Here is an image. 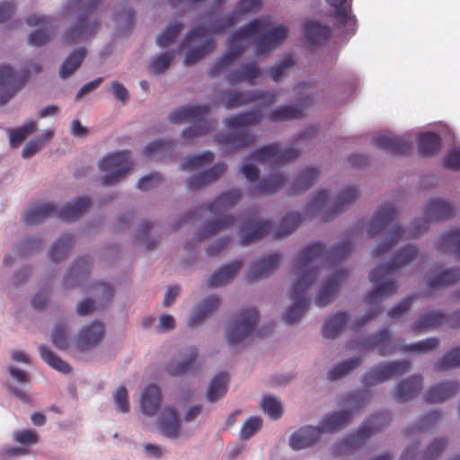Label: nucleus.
Masks as SVG:
<instances>
[{
	"label": "nucleus",
	"mask_w": 460,
	"mask_h": 460,
	"mask_svg": "<svg viewBox=\"0 0 460 460\" xmlns=\"http://www.w3.org/2000/svg\"><path fill=\"white\" fill-rule=\"evenodd\" d=\"M353 248L354 243L350 237H347L329 253L320 243H313L299 252L295 263L296 279L290 289L293 305L283 317L288 324L299 322L308 309L309 301L306 293L317 278L319 271L317 264L319 262L323 264V261L332 263L341 260L350 254Z\"/></svg>",
	"instance_id": "obj_1"
},
{
	"label": "nucleus",
	"mask_w": 460,
	"mask_h": 460,
	"mask_svg": "<svg viewBox=\"0 0 460 460\" xmlns=\"http://www.w3.org/2000/svg\"><path fill=\"white\" fill-rule=\"evenodd\" d=\"M288 33L286 26H273L269 17L254 19L248 24L233 31L227 39L226 54L210 66L209 76L220 75L244 52L246 45L243 40L257 35L254 40V52L256 56H263L280 46L288 37Z\"/></svg>",
	"instance_id": "obj_2"
},
{
	"label": "nucleus",
	"mask_w": 460,
	"mask_h": 460,
	"mask_svg": "<svg viewBox=\"0 0 460 460\" xmlns=\"http://www.w3.org/2000/svg\"><path fill=\"white\" fill-rule=\"evenodd\" d=\"M418 256V249L415 246L408 245L395 252L390 261L372 270L369 273V280L376 287L365 297L366 304L371 305L372 308L363 317L356 319L352 325L353 331H357L380 314L382 313L380 301L397 292L398 285L394 281H385L387 276L408 266Z\"/></svg>",
	"instance_id": "obj_3"
},
{
	"label": "nucleus",
	"mask_w": 460,
	"mask_h": 460,
	"mask_svg": "<svg viewBox=\"0 0 460 460\" xmlns=\"http://www.w3.org/2000/svg\"><path fill=\"white\" fill-rule=\"evenodd\" d=\"M90 203L91 199L88 197H79L67 202L59 209L51 203H41L26 210L22 220L27 226L39 225L52 217H57L65 222H72L86 210Z\"/></svg>",
	"instance_id": "obj_4"
},
{
	"label": "nucleus",
	"mask_w": 460,
	"mask_h": 460,
	"mask_svg": "<svg viewBox=\"0 0 460 460\" xmlns=\"http://www.w3.org/2000/svg\"><path fill=\"white\" fill-rule=\"evenodd\" d=\"M210 109V105L208 104H186L172 111L169 115V120L172 123L192 122L193 125L185 128L181 133L182 138L187 142H190L196 137L205 136L216 128V120L206 119Z\"/></svg>",
	"instance_id": "obj_5"
},
{
	"label": "nucleus",
	"mask_w": 460,
	"mask_h": 460,
	"mask_svg": "<svg viewBox=\"0 0 460 460\" xmlns=\"http://www.w3.org/2000/svg\"><path fill=\"white\" fill-rule=\"evenodd\" d=\"M261 0H239L234 11L226 16L214 21L208 28H206L204 25H199L189 31L181 43L182 47L189 46L194 40L204 37L207 34L224 33L228 28L239 22L241 15L256 13L261 8Z\"/></svg>",
	"instance_id": "obj_6"
},
{
	"label": "nucleus",
	"mask_w": 460,
	"mask_h": 460,
	"mask_svg": "<svg viewBox=\"0 0 460 460\" xmlns=\"http://www.w3.org/2000/svg\"><path fill=\"white\" fill-rule=\"evenodd\" d=\"M100 0H89L82 3L81 0H70L66 5L67 11L76 10L80 13L77 22L65 33L63 40L68 45L75 44L90 37L97 24L96 20L90 21L89 16L97 9Z\"/></svg>",
	"instance_id": "obj_7"
},
{
	"label": "nucleus",
	"mask_w": 460,
	"mask_h": 460,
	"mask_svg": "<svg viewBox=\"0 0 460 460\" xmlns=\"http://www.w3.org/2000/svg\"><path fill=\"white\" fill-rule=\"evenodd\" d=\"M391 420L389 412L383 411L373 415L364 421L354 435H350L333 446V455H349L351 451L359 448L375 432L386 427Z\"/></svg>",
	"instance_id": "obj_8"
},
{
	"label": "nucleus",
	"mask_w": 460,
	"mask_h": 460,
	"mask_svg": "<svg viewBox=\"0 0 460 460\" xmlns=\"http://www.w3.org/2000/svg\"><path fill=\"white\" fill-rule=\"evenodd\" d=\"M37 75L42 67L39 63H31L25 66L18 76L10 66H0V106L7 103L29 80L31 73Z\"/></svg>",
	"instance_id": "obj_9"
},
{
	"label": "nucleus",
	"mask_w": 460,
	"mask_h": 460,
	"mask_svg": "<svg viewBox=\"0 0 460 460\" xmlns=\"http://www.w3.org/2000/svg\"><path fill=\"white\" fill-rule=\"evenodd\" d=\"M259 321V313L254 308L240 311L229 321L226 338L230 346H235L245 341L253 332Z\"/></svg>",
	"instance_id": "obj_10"
},
{
	"label": "nucleus",
	"mask_w": 460,
	"mask_h": 460,
	"mask_svg": "<svg viewBox=\"0 0 460 460\" xmlns=\"http://www.w3.org/2000/svg\"><path fill=\"white\" fill-rule=\"evenodd\" d=\"M131 165L128 151L107 155L99 162L100 170L106 173L101 178L102 185L117 183L130 170Z\"/></svg>",
	"instance_id": "obj_11"
},
{
	"label": "nucleus",
	"mask_w": 460,
	"mask_h": 460,
	"mask_svg": "<svg viewBox=\"0 0 460 460\" xmlns=\"http://www.w3.org/2000/svg\"><path fill=\"white\" fill-rule=\"evenodd\" d=\"M453 207L444 199H434L427 202L424 207V217L413 223L411 236L415 237L426 231L430 222L445 221L452 217Z\"/></svg>",
	"instance_id": "obj_12"
},
{
	"label": "nucleus",
	"mask_w": 460,
	"mask_h": 460,
	"mask_svg": "<svg viewBox=\"0 0 460 460\" xmlns=\"http://www.w3.org/2000/svg\"><path fill=\"white\" fill-rule=\"evenodd\" d=\"M411 369V362L405 359L379 364L364 374L362 383L366 387L374 386L396 376L404 375Z\"/></svg>",
	"instance_id": "obj_13"
},
{
	"label": "nucleus",
	"mask_w": 460,
	"mask_h": 460,
	"mask_svg": "<svg viewBox=\"0 0 460 460\" xmlns=\"http://www.w3.org/2000/svg\"><path fill=\"white\" fill-rule=\"evenodd\" d=\"M271 228V222L269 220H261L258 217V212L254 209H249L243 217L239 228V236L241 245H248L255 241L261 239Z\"/></svg>",
	"instance_id": "obj_14"
},
{
	"label": "nucleus",
	"mask_w": 460,
	"mask_h": 460,
	"mask_svg": "<svg viewBox=\"0 0 460 460\" xmlns=\"http://www.w3.org/2000/svg\"><path fill=\"white\" fill-rule=\"evenodd\" d=\"M276 99L277 94L275 93L261 90H227L222 93V102L225 108L227 110L247 105L259 101L265 104H271L276 101Z\"/></svg>",
	"instance_id": "obj_15"
},
{
	"label": "nucleus",
	"mask_w": 460,
	"mask_h": 460,
	"mask_svg": "<svg viewBox=\"0 0 460 460\" xmlns=\"http://www.w3.org/2000/svg\"><path fill=\"white\" fill-rule=\"evenodd\" d=\"M301 154V151L288 147L282 150L279 144H270L261 146L252 153L251 158L258 163H271L273 165H279L280 164L290 162L296 159Z\"/></svg>",
	"instance_id": "obj_16"
},
{
	"label": "nucleus",
	"mask_w": 460,
	"mask_h": 460,
	"mask_svg": "<svg viewBox=\"0 0 460 460\" xmlns=\"http://www.w3.org/2000/svg\"><path fill=\"white\" fill-rule=\"evenodd\" d=\"M349 348L351 349H362L366 350L376 349L382 357L395 351V346L392 342V337L387 328L380 330L377 334L351 341Z\"/></svg>",
	"instance_id": "obj_17"
},
{
	"label": "nucleus",
	"mask_w": 460,
	"mask_h": 460,
	"mask_svg": "<svg viewBox=\"0 0 460 460\" xmlns=\"http://www.w3.org/2000/svg\"><path fill=\"white\" fill-rule=\"evenodd\" d=\"M28 26L41 25L43 28L32 31L28 36V43L33 47H41L46 44L52 37L54 27L51 19L49 16L32 13L26 17Z\"/></svg>",
	"instance_id": "obj_18"
},
{
	"label": "nucleus",
	"mask_w": 460,
	"mask_h": 460,
	"mask_svg": "<svg viewBox=\"0 0 460 460\" xmlns=\"http://www.w3.org/2000/svg\"><path fill=\"white\" fill-rule=\"evenodd\" d=\"M347 276L346 270H340L326 279L315 297V305L319 307H324L332 304Z\"/></svg>",
	"instance_id": "obj_19"
},
{
	"label": "nucleus",
	"mask_w": 460,
	"mask_h": 460,
	"mask_svg": "<svg viewBox=\"0 0 460 460\" xmlns=\"http://www.w3.org/2000/svg\"><path fill=\"white\" fill-rule=\"evenodd\" d=\"M104 336V326L100 322H93L83 327L75 339L76 347L80 351L88 350L97 346Z\"/></svg>",
	"instance_id": "obj_20"
},
{
	"label": "nucleus",
	"mask_w": 460,
	"mask_h": 460,
	"mask_svg": "<svg viewBox=\"0 0 460 460\" xmlns=\"http://www.w3.org/2000/svg\"><path fill=\"white\" fill-rule=\"evenodd\" d=\"M375 145L393 155H406L412 151L411 141L405 136H380L375 139Z\"/></svg>",
	"instance_id": "obj_21"
},
{
	"label": "nucleus",
	"mask_w": 460,
	"mask_h": 460,
	"mask_svg": "<svg viewBox=\"0 0 460 460\" xmlns=\"http://www.w3.org/2000/svg\"><path fill=\"white\" fill-rule=\"evenodd\" d=\"M281 256L278 252H273L253 262L247 275L249 282H253L259 279H264L270 276L279 267Z\"/></svg>",
	"instance_id": "obj_22"
},
{
	"label": "nucleus",
	"mask_w": 460,
	"mask_h": 460,
	"mask_svg": "<svg viewBox=\"0 0 460 460\" xmlns=\"http://www.w3.org/2000/svg\"><path fill=\"white\" fill-rule=\"evenodd\" d=\"M261 75V68L254 62L243 64L238 69L229 70L226 75V81L230 85H235L241 82H245L252 86L256 84Z\"/></svg>",
	"instance_id": "obj_23"
},
{
	"label": "nucleus",
	"mask_w": 460,
	"mask_h": 460,
	"mask_svg": "<svg viewBox=\"0 0 460 460\" xmlns=\"http://www.w3.org/2000/svg\"><path fill=\"white\" fill-rule=\"evenodd\" d=\"M215 140L230 151H237L252 146L256 141V137L248 130L220 134Z\"/></svg>",
	"instance_id": "obj_24"
},
{
	"label": "nucleus",
	"mask_w": 460,
	"mask_h": 460,
	"mask_svg": "<svg viewBox=\"0 0 460 460\" xmlns=\"http://www.w3.org/2000/svg\"><path fill=\"white\" fill-rule=\"evenodd\" d=\"M199 351L195 348H187L180 352L179 360L167 364V372L173 376H180L191 370L198 359Z\"/></svg>",
	"instance_id": "obj_25"
},
{
	"label": "nucleus",
	"mask_w": 460,
	"mask_h": 460,
	"mask_svg": "<svg viewBox=\"0 0 460 460\" xmlns=\"http://www.w3.org/2000/svg\"><path fill=\"white\" fill-rule=\"evenodd\" d=\"M396 211L390 204H383L376 210L367 226V235L374 237L382 233L395 217Z\"/></svg>",
	"instance_id": "obj_26"
},
{
	"label": "nucleus",
	"mask_w": 460,
	"mask_h": 460,
	"mask_svg": "<svg viewBox=\"0 0 460 460\" xmlns=\"http://www.w3.org/2000/svg\"><path fill=\"white\" fill-rule=\"evenodd\" d=\"M226 170L223 163L214 164L210 169L194 175L186 180V186L189 190H198L209 183L217 181Z\"/></svg>",
	"instance_id": "obj_27"
},
{
	"label": "nucleus",
	"mask_w": 460,
	"mask_h": 460,
	"mask_svg": "<svg viewBox=\"0 0 460 460\" xmlns=\"http://www.w3.org/2000/svg\"><path fill=\"white\" fill-rule=\"evenodd\" d=\"M460 280V269L448 268L432 271L427 279V286L432 289H440L456 284Z\"/></svg>",
	"instance_id": "obj_28"
},
{
	"label": "nucleus",
	"mask_w": 460,
	"mask_h": 460,
	"mask_svg": "<svg viewBox=\"0 0 460 460\" xmlns=\"http://www.w3.org/2000/svg\"><path fill=\"white\" fill-rule=\"evenodd\" d=\"M220 300L216 296H208L203 299L190 313L187 324L195 327L201 323L208 316L214 314L219 307Z\"/></svg>",
	"instance_id": "obj_29"
},
{
	"label": "nucleus",
	"mask_w": 460,
	"mask_h": 460,
	"mask_svg": "<svg viewBox=\"0 0 460 460\" xmlns=\"http://www.w3.org/2000/svg\"><path fill=\"white\" fill-rule=\"evenodd\" d=\"M459 390L456 381H446L432 385L425 394V401L429 403H440L456 396Z\"/></svg>",
	"instance_id": "obj_30"
},
{
	"label": "nucleus",
	"mask_w": 460,
	"mask_h": 460,
	"mask_svg": "<svg viewBox=\"0 0 460 460\" xmlns=\"http://www.w3.org/2000/svg\"><path fill=\"white\" fill-rule=\"evenodd\" d=\"M447 323V315L441 311L431 310L420 314L411 326V332L420 333L423 331L437 329Z\"/></svg>",
	"instance_id": "obj_31"
},
{
	"label": "nucleus",
	"mask_w": 460,
	"mask_h": 460,
	"mask_svg": "<svg viewBox=\"0 0 460 460\" xmlns=\"http://www.w3.org/2000/svg\"><path fill=\"white\" fill-rule=\"evenodd\" d=\"M321 434L317 427H302L291 435L289 438V446L294 450L309 447L318 441Z\"/></svg>",
	"instance_id": "obj_32"
},
{
	"label": "nucleus",
	"mask_w": 460,
	"mask_h": 460,
	"mask_svg": "<svg viewBox=\"0 0 460 460\" xmlns=\"http://www.w3.org/2000/svg\"><path fill=\"white\" fill-rule=\"evenodd\" d=\"M423 380L420 376H411L400 382L395 386L394 400L397 402H406L417 396L422 388Z\"/></svg>",
	"instance_id": "obj_33"
},
{
	"label": "nucleus",
	"mask_w": 460,
	"mask_h": 460,
	"mask_svg": "<svg viewBox=\"0 0 460 460\" xmlns=\"http://www.w3.org/2000/svg\"><path fill=\"white\" fill-rule=\"evenodd\" d=\"M91 264L92 261L89 256H84L75 260L65 277L64 286L66 288L80 286L81 280L88 275Z\"/></svg>",
	"instance_id": "obj_34"
},
{
	"label": "nucleus",
	"mask_w": 460,
	"mask_h": 460,
	"mask_svg": "<svg viewBox=\"0 0 460 460\" xmlns=\"http://www.w3.org/2000/svg\"><path fill=\"white\" fill-rule=\"evenodd\" d=\"M161 433L170 438H177L181 435L180 420L173 407H166L158 420Z\"/></svg>",
	"instance_id": "obj_35"
},
{
	"label": "nucleus",
	"mask_w": 460,
	"mask_h": 460,
	"mask_svg": "<svg viewBox=\"0 0 460 460\" xmlns=\"http://www.w3.org/2000/svg\"><path fill=\"white\" fill-rule=\"evenodd\" d=\"M261 112L260 111L251 110L226 117L224 119V124L229 129H237L251 126H257L261 122Z\"/></svg>",
	"instance_id": "obj_36"
},
{
	"label": "nucleus",
	"mask_w": 460,
	"mask_h": 460,
	"mask_svg": "<svg viewBox=\"0 0 460 460\" xmlns=\"http://www.w3.org/2000/svg\"><path fill=\"white\" fill-rule=\"evenodd\" d=\"M335 8L332 17H334L339 28H346L349 34L356 31V18L351 13L350 8L343 7L346 0H326Z\"/></svg>",
	"instance_id": "obj_37"
},
{
	"label": "nucleus",
	"mask_w": 460,
	"mask_h": 460,
	"mask_svg": "<svg viewBox=\"0 0 460 460\" xmlns=\"http://www.w3.org/2000/svg\"><path fill=\"white\" fill-rule=\"evenodd\" d=\"M351 420V414L348 411H341L325 415L320 421L321 433H332L339 431L349 425Z\"/></svg>",
	"instance_id": "obj_38"
},
{
	"label": "nucleus",
	"mask_w": 460,
	"mask_h": 460,
	"mask_svg": "<svg viewBox=\"0 0 460 460\" xmlns=\"http://www.w3.org/2000/svg\"><path fill=\"white\" fill-rule=\"evenodd\" d=\"M242 198V191L238 189H232L222 192L215 198L213 202L207 205V210L213 214H219L233 208Z\"/></svg>",
	"instance_id": "obj_39"
},
{
	"label": "nucleus",
	"mask_w": 460,
	"mask_h": 460,
	"mask_svg": "<svg viewBox=\"0 0 460 460\" xmlns=\"http://www.w3.org/2000/svg\"><path fill=\"white\" fill-rule=\"evenodd\" d=\"M304 33L307 41L313 45H322L331 37V29L316 21L304 22Z\"/></svg>",
	"instance_id": "obj_40"
},
{
	"label": "nucleus",
	"mask_w": 460,
	"mask_h": 460,
	"mask_svg": "<svg viewBox=\"0 0 460 460\" xmlns=\"http://www.w3.org/2000/svg\"><path fill=\"white\" fill-rule=\"evenodd\" d=\"M286 182L282 174H271L270 178L261 180L257 185L249 190V194L252 197L270 195L279 190Z\"/></svg>",
	"instance_id": "obj_41"
},
{
	"label": "nucleus",
	"mask_w": 460,
	"mask_h": 460,
	"mask_svg": "<svg viewBox=\"0 0 460 460\" xmlns=\"http://www.w3.org/2000/svg\"><path fill=\"white\" fill-rule=\"evenodd\" d=\"M160 389L154 385H147L141 395L140 406L144 414L155 416L161 404Z\"/></svg>",
	"instance_id": "obj_42"
},
{
	"label": "nucleus",
	"mask_w": 460,
	"mask_h": 460,
	"mask_svg": "<svg viewBox=\"0 0 460 460\" xmlns=\"http://www.w3.org/2000/svg\"><path fill=\"white\" fill-rule=\"evenodd\" d=\"M358 190L357 188H345L330 206L326 214L323 215V220H330L332 216L340 213L345 206L353 203L358 199Z\"/></svg>",
	"instance_id": "obj_43"
},
{
	"label": "nucleus",
	"mask_w": 460,
	"mask_h": 460,
	"mask_svg": "<svg viewBox=\"0 0 460 460\" xmlns=\"http://www.w3.org/2000/svg\"><path fill=\"white\" fill-rule=\"evenodd\" d=\"M242 261H236L219 268L209 278L208 285L210 288H217L230 282L234 276L241 269Z\"/></svg>",
	"instance_id": "obj_44"
},
{
	"label": "nucleus",
	"mask_w": 460,
	"mask_h": 460,
	"mask_svg": "<svg viewBox=\"0 0 460 460\" xmlns=\"http://www.w3.org/2000/svg\"><path fill=\"white\" fill-rule=\"evenodd\" d=\"M319 175V170L315 167H309L302 171L297 175L296 182L290 188V195H298L305 192L315 183Z\"/></svg>",
	"instance_id": "obj_45"
},
{
	"label": "nucleus",
	"mask_w": 460,
	"mask_h": 460,
	"mask_svg": "<svg viewBox=\"0 0 460 460\" xmlns=\"http://www.w3.org/2000/svg\"><path fill=\"white\" fill-rule=\"evenodd\" d=\"M349 316L345 312H339L331 316L322 328V335L325 339H334L340 335L345 325L348 323Z\"/></svg>",
	"instance_id": "obj_46"
},
{
	"label": "nucleus",
	"mask_w": 460,
	"mask_h": 460,
	"mask_svg": "<svg viewBox=\"0 0 460 460\" xmlns=\"http://www.w3.org/2000/svg\"><path fill=\"white\" fill-rule=\"evenodd\" d=\"M418 151L423 156L437 153L441 146L440 137L433 132H423L417 136Z\"/></svg>",
	"instance_id": "obj_47"
},
{
	"label": "nucleus",
	"mask_w": 460,
	"mask_h": 460,
	"mask_svg": "<svg viewBox=\"0 0 460 460\" xmlns=\"http://www.w3.org/2000/svg\"><path fill=\"white\" fill-rule=\"evenodd\" d=\"M74 235L72 234H64L60 235L52 244L49 251V258L53 262H58L66 258L68 251L72 248Z\"/></svg>",
	"instance_id": "obj_48"
},
{
	"label": "nucleus",
	"mask_w": 460,
	"mask_h": 460,
	"mask_svg": "<svg viewBox=\"0 0 460 460\" xmlns=\"http://www.w3.org/2000/svg\"><path fill=\"white\" fill-rule=\"evenodd\" d=\"M235 223V217L232 216H224L213 222H210L205 226L195 236V241L202 242L207 237L216 234L218 231L226 229L234 226Z\"/></svg>",
	"instance_id": "obj_49"
},
{
	"label": "nucleus",
	"mask_w": 460,
	"mask_h": 460,
	"mask_svg": "<svg viewBox=\"0 0 460 460\" xmlns=\"http://www.w3.org/2000/svg\"><path fill=\"white\" fill-rule=\"evenodd\" d=\"M227 382L228 376L226 373L220 372L216 375L208 387V401L215 402L220 400L226 393Z\"/></svg>",
	"instance_id": "obj_50"
},
{
	"label": "nucleus",
	"mask_w": 460,
	"mask_h": 460,
	"mask_svg": "<svg viewBox=\"0 0 460 460\" xmlns=\"http://www.w3.org/2000/svg\"><path fill=\"white\" fill-rule=\"evenodd\" d=\"M86 50L84 48L73 51L63 62L59 69V75L63 79L69 77L78 69L84 59Z\"/></svg>",
	"instance_id": "obj_51"
},
{
	"label": "nucleus",
	"mask_w": 460,
	"mask_h": 460,
	"mask_svg": "<svg viewBox=\"0 0 460 460\" xmlns=\"http://www.w3.org/2000/svg\"><path fill=\"white\" fill-rule=\"evenodd\" d=\"M304 116V110L298 105H286L279 107L269 115V119L272 122L288 121L298 119Z\"/></svg>",
	"instance_id": "obj_52"
},
{
	"label": "nucleus",
	"mask_w": 460,
	"mask_h": 460,
	"mask_svg": "<svg viewBox=\"0 0 460 460\" xmlns=\"http://www.w3.org/2000/svg\"><path fill=\"white\" fill-rule=\"evenodd\" d=\"M215 46V41L212 39L203 40L199 46H196L186 52L184 63L187 66L197 63L199 59L212 52Z\"/></svg>",
	"instance_id": "obj_53"
},
{
	"label": "nucleus",
	"mask_w": 460,
	"mask_h": 460,
	"mask_svg": "<svg viewBox=\"0 0 460 460\" xmlns=\"http://www.w3.org/2000/svg\"><path fill=\"white\" fill-rule=\"evenodd\" d=\"M405 230L398 225H394L388 233L387 240L384 241L372 252L374 257L381 256L395 246L402 238Z\"/></svg>",
	"instance_id": "obj_54"
},
{
	"label": "nucleus",
	"mask_w": 460,
	"mask_h": 460,
	"mask_svg": "<svg viewBox=\"0 0 460 460\" xmlns=\"http://www.w3.org/2000/svg\"><path fill=\"white\" fill-rule=\"evenodd\" d=\"M437 246L440 252H446V249L452 246V252L460 260V230L453 229L445 233L439 237Z\"/></svg>",
	"instance_id": "obj_55"
},
{
	"label": "nucleus",
	"mask_w": 460,
	"mask_h": 460,
	"mask_svg": "<svg viewBox=\"0 0 460 460\" xmlns=\"http://www.w3.org/2000/svg\"><path fill=\"white\" fill-rule=\"evenodd\" d=\"M362 363L363 358L359 357L342 361L334 367L332 370L328 371L327 378L330 381L338 380L349 374L350 371L358 368Z\"/></svg>",
	"instance_id": "obj_56"
},
{
	"label": "nucleus",
	"mask_w": 460,
	"mask_h": 460,
	"mask_svg": "<svg viewBox=\"0 0 460 460\" xmlns=\"http://www.w3.org/2000/svg\"><path fill=\"white\" fill-rule=\"evenodd\" d=\"M39 350L41 358L52 368L64 374H68L71 372L70 366L62 358L58 357L55 353H53L47 346L40 345L39 347Z\"/></svg>",
	"instance_id": "obj_57"
},
{
	"label": "nucleus",
	"mask_w": 460,
	"mask_h": 460,
	"mask_svg": "<svg viewBox=\"0 0 460 460\" xmlns=\"http://www.w3.org/2000/svg\"><path fill=\"white\" fill-rule=\"evenodd\" d=\"M35 129L36 124L33 121H28L17 128H9L7 133L9 135L10 146L13 148H17Z\"/></svg>",
	"instance_id": "obj_58"
},
{
	"label": "nucleus",
	"mask_w": 460,
	"mask_h": 460,
	"mask_svg": "<svg viewBox=\"0 0 460 460\" xmlns=\"http://www.w3.org/2000/svg\"><path fill=\"white\" fill-rule=\"evenodd\" d=\"M302 217L298 213H288L281 220L279 230L276 233V237H286L296 231L300 224Z\"/></svg>",
	"instance_id": "obj_59"
},
{
	"label": "nucleus",
	"mask_w": 460,
	"mask_h": 460,
	"mask_svg": "<svg viewBox=\"0 0 460 460\" xmlns=\"http://www.w3.org/2000/svg\"><path fill=\"white\" fill-rule=\"evenodd\" d=\"M439 340L437 338H427L410 345H403L399 349L402 352L426 353L439 347Z\"/></svg>",
	"instance_id": "obj_60"
},
{
	"label": "nucleus",
	"mask_w": 460,
	"mask_h": 460,
	"mask_svg": "<svg viewBox=\"0 0 460 460\" xmlns=\"http://www.w3.org/2000/svg\"><path fill=\"white\" fill-rule=\"evenodd\" d=\"M183 29L181 22H171L156 38V43L164 48L172 43Z\"/></svg>",
	"instance_id": "obj_61"
},
{
	"label": "nucleus",
	"mask_w": 460,
	"mask_h": 460,
	"mask_svg": "<svg viewBox=\"0 0 460 460\" xmlns=\"http://www.w3.org/2000/svg\"><path fill=\"white\" fill-rule=\"evenodd\" d=\"M460 367V347L447 352L444 357L435 364L436 371H445Z\"/></svg>",
	"instance_id": "obj_62"
},
{
	"label": "nucleus",
	"mask_w": 460,
	"mask_h": 460,
	"mask_svg": "<svg viewBox=\"0 0 460 460\" xmlns=\"http://www.w3.org/2000/svg\"><path fill=\"white\" fill-rule=\"evenodd\" d=\"M329 200V192L325 190L316 191L312 197L307 212L312 216L320 215L324 211Z\"/></svg>",
	"instance_id": "obj_63"
},
{
	"label": "nucleus",
	"mask_w": 460,
	"mask_h": 460,
	"mask_svg": "<svg viewBox=\"0 0 460 460\" xmlns=\"http://www.w3.org/2000/svg\"><path fill=\"white\" fill-rule=\"evenodd\" d=\"M260 405L262 411L272 420H279L283 414L282 406L275 397L264 396Z\"/></svg>",
	"instance_id": "obj_64"
}]
</instances>
